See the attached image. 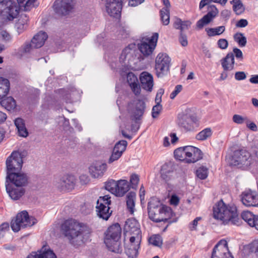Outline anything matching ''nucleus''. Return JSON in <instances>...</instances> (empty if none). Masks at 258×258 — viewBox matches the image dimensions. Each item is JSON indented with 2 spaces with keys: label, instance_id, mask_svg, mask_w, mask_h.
<instances>
[{
  "label": "nucleus",
  "instance_id": "f257e3e1",
  "mask_svg": "<svg viewBox=\"0 0 258 258\" xmlns=\"http://www.w3.org/2000/svg\"><path fill=\"white\" fill-rule=\"evenodd\" d=\"M60 232L67 240L73 241L88 236L91 233V229L85 223L74 219H69L61 223Z\"/></svg>",
  "mask_w": 258,
  "mask_h": 258
},
{
  "label": "nucleus",
  "instance_id": "f03ea898",
  "mask_svg": "<svg viewBox=\"0 0 258 258\" xmlns=\"http://www.w3.org/2000/svg\"><path fill=\"white\" fill-rule=\"evenodd\" d=\"M213 216L215 219L222 221L224 223L231 222L238 225L240 219L238 217L237 209L233 205H226L223 201H219L213 208Z\"/></svg>",
  "mask_w": 258,
  "mask_h": 258
},
{
  "label": "nucleus",
  "instance_id": "7ed1b4c3",
  "mask_svg": "<svg viewBox=\"0 0 258 258\" xmlns=\"http://www.w3.org/2000/svg\"><path fill=\"white\" fill-rule=\"evenodd\" d=\"M231 166H237L243 169L254 164V161L250 154L245 150L235 151L230 158Z\"/></svg>",
  "mask_w": 258,
  "mask_h": 258
},
{
  "label": "nucleus",
  "instance_id": "20e7f679",
  "mask_svg": "<svg viewBox=\"0 0 258 258\" xmlns=\"http://www.w3.org/2000/svg\"><path fill=\"white\" fill-rule=\"evenodd\" d=\"M37 222L34 217L29 216L28 213L24 210L18 213L15 218L12 220L11 226L13 231L16 232L21 228L32 227Z\"/></svg>",
  "mask_w": 258,
  "mask_h": 258
},
{
  "label": "nucleus",
  "instance_id": "39448f33",
  "mask_svg": "<svg viewBox=\"0 0 258 258\" xmlns=\"http://www.w3.org/2000/svg\"><path fill=\"white\" fill-rule=\"evenodd\" d=\"M129 240L130 242H141L142 234L139 224L135 219H128L125 225L123 241Z\"/></svg>",
  "mask_w": 258,
  "mask_h": 258
},
{
  "label": "nucleus",
  "instance_id": "423d86ee",
  "mask_svg": "<svg viewBox=\"0 0 258 258\" xmlns=\"http://www.w3.org/2000/svg\"><path fill=\"white\" fill-rule=\"evenodd\" d=\"M19 7L16 2L12 0H3L0 2V14L12 20L19 14Z\"/></svg>",
  "mask_w": 258,
  "mask_h": 258
},
{
  "label": "nucleus",
  "instance_id": "0eeeda50",
  "mask_svg": "<svg viewBox=\"0 0 258 258\" xmlns=\"http://www.w3.org/2000/svg\"><path fill=\"white\" fill-rule=\"evenodd\" d=\"M110 197L105 195L100 197L96 206L97 215L103 220H107L112 214L109 206L111 204Z\"/></svg>",
  "mask_w": 258,
  "mask_h": 258
},
{
  "label": "nucleus",
  "instance_id": "6e6552de",
  "mask_svg": "<svg viewBox=\"0 0 258 258\" xmlns=\"http://www.w3.org/2000/svg\"><path fill=\"white\" fill-rule=\"evenodd\" d=\"M158 34L154 33L151 37H144L138 44V48L144 56H149L152 54L157 45Z\"/></svg>",
  "mask_w": 258,
  "mask_h": 258
},
{
  "label": "nucleus",
  "instance_id": "1a4fd4ad",
  "mask_svg": "<svg viewBox=\"0 0 258 258\" xmlns=\"http://www.w3.org/2000/svg\"><path fill=\"white\" fill-rule=\"evenodd\" d=\"M23 162L21 153L14 151L6 160L7 174L20 171Z\"/></svg>",
  "mask_w": 258,
  "mask_h": 258
},
{
  "label": "nucleus",
  "instance_id": "9d476101",
  "mask_svg": "<svg viewBox=\"0 0 258 258\" xmlns=\"http://www.w3.org/2000/svg\"><path fill=\"white\" fill-rule=\"evenodd\" d=\"M171 59L165 53H159L155 59V70L158 77H162L170 67Z\"/></svg>",
  "mask_w": 258,
  "mask_h": 258
},
{
  "label": "nucleus",
  "instance_id": "9b49d317",
  "mask_svg": "<svg viewBox=\"0 0 258 258\" xmlns=\"http://www.w3.org/2000/svg\"><path fill=\"white\" fill-rule=\"evenodd\" d=\"M171 209L168 206H161L160 208L155 209L152 213H149V218L155 222L166 221L172 216Z\"/></svg>",
  "mask_w": 258,
  "mask_h": 258
},
{
  "label": "nucleus",
  "instance_id": "f8f14e48",
  "mask_svg": "<svg viewBox=\"0 0 258 258\" xmlns=\"http://www.w3.org/2000/svg\"><path fill=\"white\" fill-rule=\"evenodd\" d=\"M28 183V177L24 172L18 171L7 174L6 183L24 187Z\"/></svg>",
  "mask_w": 258,
  "mask_h": 258
},
{
  "label": "nucleus",
  "instance_id": "ddd939ff",
  "mask_svg": "<svg viewBox=\"0 0 258 258\" xmlns=\"http://www.w3.org/2000/svg\"><path fill=\"white\" fill-rule=\"evenodd\" d=\"M207 14L197 22V27L199 29H202L205 25L209 24L218 15V10L213 5H208Z\"/></svg>",
  "mask_w": 258,
  "mask_h": 258
},
{
  "label": "nucleus",
  "instance_id": "4468645a",
  "mask_svg": "<svg viewBox=\"0 0 258 258\" xmlns=\"http://www.w3.org/2000/svg\"><path fill=\"white\" fill-rule=\"evenodd\" d=\"M221 62L224 71L221 74L220 79L224 80L228 76V72L233 70L234 68V56L233 53H228L224 58L221 60Z\"/></svg>",
  "mask_w": 258,
  "mask_h": 258
},
{
  "label": "nucleus",
  "instance_id": "2eb2a0df",
  "mask_svg": "<svg viewBox=\"0 0 258 258\" xmlns=\"http://www.w3.org/2000/svg\"><path fill=\"white\" fill-rule=\"evenodd\" d=\"M73 6V0H56L53 8L58 15H66L72 10Z\"/></svg>",
  "mask_w": 258,
  "mask_h": 258
},
{
  "label": "nucleus",
  "instance_id": "dca6fc26",
  "mask_svg": "<svg viewBox=\"0 0 258 258\" xmlns=\"http://www.w3.org/2000/svg\"><path fill=\"white\" fill-rule=\"evenodd\" d=\"M241 201L246 207L258 206V196L255 191L249 189L242 193Z\"/></svg>",
  "mask_w": 258,
  "mask_h": 258
},
{
  "label": "nucleus",
  "instance_id": "f3484780",
  "mask_svg": "<svg viewBox=\"0 0 258 258\" xmlns=\"http://www.w3.org/2000/svg\"><path fill=\"white\" fill-rule=\"evenodd\" d=\"M211 258H234L228 249L227 243H217L215 246Z\"/></svg>",
  "mask_w": 258,
  "mask_h": 258
},
{
  "label": "nucleus",
  "instance_id": "a211bd4d",
  "mask_svg": "<svg viewBox=\"0 0 258 258\" xmlns=\"http://www.w3.org/2000/svg\"><path fill=\"white\" fill-rule=\"evenodd\" d=\"M105 7L106 11L110 16L117 17L120 15L122 8L121 0H106Z\"/></svg>",
  "mask_w": 258,
  "mask_h": 258
},
{
  "label": "nucleus",
  "instance_id": "6ab92c4d",
  "mask_svg": "<svg viewBox=\"0 0 258 258\" xmlns=\"http://www.w3.org/2000/svg\"><path fill=\"white\" fill-rule=\"evenodd\" d=\"M75 184V178L73 175H67L58 179L55 185L61 190H71Z\"/></svg>",
  "mask_w": 258,
  "mask_h": 258
},
{
  "label": "nucleus",
  "instance_id": "aec40b11",
  "mask_svg": "<svg viewBox=\"0 0 258 258\" xmlns=\"http://www.w3.org/2000/svg\"><path fill=\"white\" fill-rule=\"evenodd\" d=\"M121 228L118 223H115L109 226L105 232V239L117 242L120 238Z\"/></svg>",
  "mask_w": 258,
  "mask_h": 258
},
{
  "label": "nucleus",
  "instance_id": "412c9836",
  "mask_svg": "<svg viewBox=\"0 0 258 258\" xmlns=\"http://www.w3.org/2000/svg\"><path fill=\"white\" fill-rule=\"evenodd\" d=\"M6 191L10 198L14 201L19 200L25 193L24 187L6 183Z\"/></svg>",
  "mask_w": 258,
  "mask_h": 258
},
{
  "label": "nucleus",
  "instance_id": "4be33fe9",
  "mask_svg": "<svg viewBox=\"0 0 258 258\" xmlns=\"http://www.w3.org/2000/svg\"><path fill=\"white\" fill-rule=\"evenodd\" d=\"M127 142L125 140L120 141L114 146L112 153L108 160L109 163H112L117 160L125 150L127 146Z\"/></svg>",
  "mask_w": 258,
  "mask_h": 258
},
{
  "label": "nucleus",
  "instance_id": "5701e85b",
  "mask_svg": "<svg viewBox=\"0 0 258 258\" xmlns=\"http://www.w3.org/2000/svg\"><path fill=\"white\" fill-rule=\"evenodd\" d=\"M202 151L198 148L191 146H186V163H195L203 157Z\"/></svg>",
  "mask_w": 258,
  "mask_h": 258
},
{
  "label": "nucleus",
  "instance_id": "b1692460",
  "mask_svg": "<svg viewBox=\"0 0 258 258\" xmlns=\"http://www.w3.org/2000/svg\"><path fill=\"white\" fill-rule=\"evenodd\" d=\"M174 168L172 163L164 164L160 169V176L161 179L166 182H168L173 178Z\"/></svg>",
  "mask_w": 258,
  "mask_h": 258
},
{
  "label": "nucleus",
  "instance_id": "393cba45",
  "mask_svg": "<svg viewBox=\"0 0 258 258\" xmlns=\"http://www.w3.org/2000/svg\"><path fill=\"white\" fill-rule=\"evenodd\" d=\"M26 258H57V256L52 250L43 246L40 250L31 252Z\"/></svg>",
  "mask_w": 258,
  "mask_h": 258
},
{
  "label": "nucleus",
  "instance_id": "a878e982",
  "mask_svg": "<svg viewBox=\"0 0 258 258\" xmlns=\"http://www.w3.org/2000/svg\"><path fill=\"white\" fill-rule=\"evenodd\" d=\"M107 169V165L105 163L96 162L89 167V172L94 178L101 177Z\"/></svg>",
  "mask_w": 258,
  "mask_h": 258
},
{
  "label": "nucleus",
  "instance_id": "bb28decb",
  "mask_svg": "<svg viewBox=\"0 0 258 258\" xmlns=\"http://www.w3.org/2000/svg\"><path fill=\"white\" fill-rule=\"evenodd\" d=\"M196 119L194 116L187 114L182 115L178 119V124L187 131L194 128Z\"/></svg>",
  "mask_w": 258,
  "mask_h": 258
},
{
  "label": "nucleus",
  "instance_id": "cd10ccee",
  "mask_svg": "<svg viewBox=\"0 0 258 258\" xmlns=\"http://www.w3.org/2000/svg\"><path fill=\"white\" fill-rule=\"evenodd\" d=\"M141 86L144 90L151 92L153 87V78L152 75L144 72L140 75Z\"/></svg>",
  "mask_w": 258,
  "mask_h": 258
},
{
  "label": "nucleus",
  "instance_id": "c85d7f7f",
  "mask_svg": "<svg viewBox=\"0 0 258 258\" xmlns=\"http://www.w3.org/2000/svg\"><path fill=\"white\" fill-rule=\"evenodd\" d=\"M47 38L48 36L46 33L42 31L39 32L31 40L33 47L38 48L42 47Z\"/></svg>",
  "mask_w": 258,
  "mask_h": 258
},
{
  "label": "nucleus",
  "instance_id": "c756f323",
  "mask_svg": "<svg viewBox=\"0 0 258 258\" xmlns=\"http://www.w3.org/2000/svg\"><path fill=\"white\" fill-rule=\"evenodd\" d=\"M140 243H124V250L130 258H136L138 254V249Z\"/></svg>",
  "mask_w": 258,
  "mask_h": 258
},
{
  "label": "nucleus",
  "instance_id": "7c9ffc66",
  "mask_svg": "<svg viewBox=\"0 0 258 258\" xmlns=\"http://www.w3.org/2000/svg\"><path fill=\"white\" fill-rule=\"evenodd\" d=\"M130 189V186L127 180L120 179L117 181L116 192L115 196L122 197Z\"/></svg>",
  "mask_w": 258,
  "mask_h": 258
},
{
  "label": "nucleus",
  "instance_id": "2f4dec72",
  "mask_svg": "<svg viewBox=\"0 0 258 258\" xmlns=\"http://www.w3.org/2000/svg\"><path fill=\"white\" fill-rule=\"evenodd\" d=\"M1 100V105L7 110H14L16 107V101L12 97H5Z\"/></svg>",
  "mask_w": 258,
  "mask_h": 258
},
{
  "label": "nucleus",
  "instance_id": "473e14b6",
  "mask_svg": "<svg viewBox=\"0 0 258 258\" xmlns=\"http://www.w3.org/2000/svg\"><path fill=\"white\" fill-rule=\"evenodd\" d=\"M145 108V103L141 100H137L136 103V110L133 112V119H139L143 115Z\"/></svg>",
  "mask_w": 258,
  "mask_h": 258
},
{
  "label": "nucleus",
  "instance_id": "72a5a7b5",
  "mask_svg": "<svg viewBox=\"0 0 258 258\" xmlns=\"http://www.w3.org/2000/svg\"><path fill=\"white\" fill-rule=\"evenodd\" d=\"M10 90V82L7 79L0 77V99L8 94Z\"/></svg>",
  "mask_w": 258,
  "mask_h": 258
},
{
  "label": "nucleus",
  "instance_id": "f704fd0d",
  "mask_svg": "<svg viewBox=\"0 0 258 258\" xmlns=\"http://www.w3.org/2000/svg\"><path fill=\"white\" fill-rule=\"evenodd\" d=\"M15 124L20 136L26 137L28 136V132L23 119L21 118H16L15 120Z\"/></svg>",
  "mask_w": 258,
  "mask_h": 258
},
{
  "label": "nucleus",
  "instance_id": "c9c22d12",
  "mask_svg": "<svg viewBox=\"0 0 258 258\" xmlns=\"http://www.w3.org/2000/svg\"><path fill=\"white\" fill-rule=\"evenodd\" d=\"M241 217L250 226H255L257 218H256V215H253L250 212H243L241 213Z\"/></svg>",
  "mask_w": 258,
  "mask_h": 258
},
{
  "label": "nucleus",
  "instance_id": "e433bc0d",
  "mask_svg": "<svg viewBox=\"0 0 258 258\" xmlns=\"http://www.w3.org/2000/svg\"><path fill=\"white\" fill-rule=\"evenodd\" d=\"M163 205L160 200L156 197H152L150 199V201L148 204V214L152 213L153 210L156 209L160 208L161 206H165Z\"/></svg>",
  "mask_w": 258,
  "mask_h": 258
},
{
  "label": "nucleus",
  "instance_id": "4c0bfd02",
  "mask_svg": "<svg viewBox=\"0 0 258 258\" xmlns=\"http://www.w3.org/2000/svg\"><path fill=\"white\" fill-rule=\"evenodd\" d=\"M136 198V194L134 192H129L126 196V206L127 208L131 213L133 214L134 212L135 207V199Z\"/></svg>",
  "mask_w": 258,
  "mask_h": 258
},
{
  "label": "nucleus",
  "instance_id": "58836bf2",
  "mask_svg": "<svg viewBox=\"0 0 258 258\" xmlns=\"http://www.w3.org/2000/svg\"><path fill=\"white\" fill-rule=\"evenodd\" d=\"M225 31V27L221 26L215 28H208L206 29V31L208 36L213 37L216 35H220Z\"/></svg>",
  "mask_w": 258,
  "mask_h": 258
},
{
  "label": "nucleus",
  "instance_id": "ea45409f",
  "mask_svg": "<svg viewBox=\"0 0 258 258\" xmlns=\"http://www.w3.org/2000/svg\"><path fill=\"white\" fill-rule=\"evenodd\" d=\"M174 155L176 159L186 162V146L180 147L175 150Z\"/></svg>",
  "mask_w": 258,
  "mask_h": 258
},
{
  "label": "nucleus",
  "instance_id": "a19ab883",
  "mask_svg": "<svg viewBox=\"0 0 258 258\" xmlns=\"http://www.w3.org/2000/svg\"><path fill=\"white\" fill-rule=\"evenodd\" d=\"M230 3L233 5V10L236 15H240L244 11V7L241 0H232Z\"/></svg>",
  "mask_w": 258,
  "mask_h": 258
},
{
  "label": "nucleus",
  "instance_id": "79ce46f5",
  "mask_svg": "<svg viewBox=\"0 0 258 258\" xmlns=\"http://www.w3.org/2000/svg\"><path fill=\"white\" fill-rule=\"evenodd\" d=\"M18 6L24 7V10L27 11L34 7L35 0H17Z\"/></svg>",
  "mask_w": 258,
  "mask_h": 258
},
{
  "label": "nucleus",
  "instance_id": "37998d69",
  "mask_svg": "<svg viewBox=\"0 0 258 258\" xmlns=\"http://www.w3.org/2000/svg\"><path fill=\"white\" fill-rule=\"evenodd\" d=\"M212 132L210 128H206L196 135V139L199 141L207 140L212 136Z\"/></svg>",
  "mask_w": 258,
  "mask_h": 258
},
{
  "label": "nucleus",
  "instance_id": "c03bdc74",
  "mask_svg": "<svg viewBox=\"0 0 258 258\" xmlns=\"http://www.w3.org/2000/svg\"><path fill=\"white\" fill-rule=\"evenodd\" d=\"M109 250L115 253H121L122 251L121 243H105Z\"/></svg>",
  "mask_w": 258,
  "mask_h": 258
},
{
  "label": "nucleus",
  "instance_id": "a18cd8bd",
  "mask_svg": "<svg viewBox=\"0 0 258 258\" xmlns=\"http://www.w3.org/2000/svg\"><path fill=\"white\" fill-rule=\"evenodd\" d=\"M117 181L111 179L106 182L105 188L110 191L111 194L115 196L116 192Z\"/></svg>",
  "mask_w": 258,
  "mask_h": 258
},
{
  "label": "nucleus",
  "instance_id": "49530a36",
  "mask_svg": "<svg viewBox=\"0 0 258 258\" xmlns=\"http://www.w3.org/2000/svg\"><path fill=\"white\" fill-rule=\"evenodd\" d=\"M234 40L238 43L240 47H244L246 44V38L241 33H237L234 36Z\"/></svg>",
  "mask_w": 258,
  "mask_h": 258
},
{
  "label": "nucleus",
  "instance_id": "de8ad7c7",
  "mask_svg": "<svg viewBox=\"0 0 258 258\" xmlns=\"http://www.w3.org/2000/svg\"><path fill=\"white\" fill-rule=\"evenodd\" d=\"M161 20L164 25H167L169 23L170 21V11L165 9H161L160 10Z\"/></svg>",
  "mask_w": 258,
  "mask_h": 258
},
{
  "label": "nucleus",
  "instance_id": "09e8293b",
  "mask_svg": "<svg viewBox=\"0 0 258 258\" xmlns=\"http://www.w3.org/2000/svg\"><path fill=\"white\" fill-rule=\"evenodd\" d=\"M248 117L244 115L242 116L239 114H234L232 117V121L236 124H242L247 122Z\"/></svg>",
  "mask_w": 258,
  "mask_h": 258
},
{
  "label": "nucleus",
  "instance_id": "8fccbe9b",
  "mask_svg": "<svg viewBox=\"0 0 258 258\" xmlns=\"http://www.w3.org/2000/svg\"><path fill=\"white\" fill-rule=\"evenodd\" d=\"M196 175L201 179H205L208 176V169L205 167H200L196 171Z\"/></svg>",
  "mask_w": 258,
  "mask_h": 258
},
{
  "label": "nucleus",
  "instance_id": "3c124183",
  "mask_svg": "<svg viewBox=\"0 0 258 258\" xmlns=\"http://www.w3.org/2000/svg\"><path fill=\"white\" fill-rule=\"evenodd\" d=\"M134 83H130V87L136 95L140 93L141 89L138 84V80L137 77H133Z\"/></svg>",
  "mask_w": 258,
  "mask_h": 258
},
{
  "label": "nucleus",
  "instance_id": "603ef678",
  "mask_svg": "<svg viewBox=\"0 0 258 258\" xmlns=\"http://www.w3.org/2000/svg\"><path fill=\"white\" fill-rule=\"evenodd\" d=\"M134 53V50L131 49L129 47H127L125 48L122 51L120 56V59H130V56H131Z\"/></svg>",
  "mask_w": 258,
  "mask_h": 258
},
{
  "label": "nucleus",
  "instance_id": "864d4df0",
  "mask_svg": "<svg viewBox=\"0 0 258 258\" xmlns=\"http://www.w3.org/2000/svg\"><path fill=\"white\" fill-rule=\"evenodd\" d=\"M10 226L8 223H3L0 225V240L5 236L9 230Z\"/></svg>",
  "mask_w": 258,
  "mask_h": 258
},
{
  "label": "nucleus",
  "instance_id": "5fc2aeb1",
  "mask_svg": "<svg viewBox=\"0 0 258 258\" xmlns=\"http://www.w3.org/2000/svg\"><path fill=\"white\" fill-rule=\"evenodd\" d=\"M162 106L161 104H156L152 108V116L153 118H156L159 115Z\"/></svg>",
  "mask_w": 258,
  "mask_h": 258
},
{
  "label": "nucleus",
  "instance_id": "6e6d98bb",
  "mask_svg": "<svg viewBox=\"0 0 258 258\" xmlns=\"http://www.w3.org/2000/svg\"><path fill=\"white\" fill-rule=\"evenodd\" d=\"M139 181V177L137 174H132L130 178V182L133 188H136Z\"/></svg>",
  "mask_w": 258,
  "mask_h": 258
},
{
  "label": "nucleus",
  "instance_id": "4d7b16f0",
  "mask_svg": "<svg viewBox=\"0 0 258 258\" xmlns=\"http://www.w3.org/2000/svg\"><path fill=\"white\" fill-rule=\"evenodd\" d=\"M217 45L221 49H225L228 47V42L226 39L221 38L218 40Z\"/></svg>",
  "mask_w": 258,
  "mask_h": 258
},
{
  "label": "nucleus",
  "instance_id": "13d9d810",
  "mask_svg": "<svg viewBox=\"0 0 258 258\" xmlns=\"http://www.w3.org/2000/svg\"><path fill=\"white\" fill-rule=\"evenodd\" d=\"M182 89V86L181 85H177L175 86L174 90L170 94V98L173 99L175 97L180 93Z\"/></svg>",
  "mask_w": 258,
  "mask_h": 258
},
{
  "label": "nucleus",
  "instance_id": "bf43d9fd",
  "mask_svg": "<svg viewBox=\"0 0 258 258\" xmlns=\"http://www.w3.org/2000/svg\"><path fill=\"white\" fill-rule=\"evenodd\" d=\"M32 48L33 47L31 42V43H26L20 48V51L22 53H26L30 52Z\"/></svg>",
  "mask_w": 258,
  "mask_h": 258
},
{
  "label": "nucleus",
  "instance_id": "052dcab7",
  "mask_svg": "<svg viewBox=\"0 0 258 258\" xmlns=\"http://www.w3.org/2000/svg\"><path fill=\"white\" fill-rule=\"evenodd\" d=\"M164 93V90L162 89H160L158 91L156 98H155V102L156 104H160V103L162 101V96Z\"/></svg>",
  "mask_w": 258,
  "mask_h": 258
},
{
  "label": "nucleus",
  "instance_id": "680f3d73",
  "mask_svg": "<svg viewBox=\"0 0 258 258\" xmlns=\"http://www.w3.org/2000/svg\"><path fill=\"white\" fill-rule=\"evenodd\" d=\"M246 74L244 72H237L235 74V79L237 81H241L245 79Z\"/></svg>",
  "mask_w": 258,
  "mask_h": 258
},
{
  "label": "nucleus",
  "instance_id": "e2e57ef3",
  "mask_svg": "<svg viewBox=\"0 0 258 258\" xmlns=\"http://www.w3.org/2000/svg\"><path fill=\"white\" fill-rule=\"evenodd\" d=\"M202 219L200 217H197L191 223L189 224V228L190 230H196L198 222Z\"/></svg>",
  "mask_w": 258,
  "mask_h": 258
},
{
  "label": "nucleus",
  "instance_id": "0e129e2a",
  "mask_svg": "<svg viewBox=\"0 0 258 258\" xmlns=\"http://www.w3.org/2000/svg\"><path fill=\"white\" fill-rule=\"evenodd\" d=\"M162 238L159 234H155L151 236L148 242H162Z\"/></svg>",
  "mask_w": 258,
  "mask_h": 258
},
{
  "label": "nucleus",
  "instance_id": "69168bd1",
  "mask_svg": "<svg viewBox=\"0 0 258 258\" xmlns=\"http://www.w3.org/2000/svg\"><path fill=\"white\" fill-rule=\"evenodd\" d=\"M1 36L3 40L6 42H9L12 39L11 35L6 31H2L1 32Z\"/></svg>",
  "mask_w": 258,
  "mask_h": 258
},
{
  "label": "nucleus",
  "instance_id": "338daca9",
  "mask_svg": "<svg viewBox=\"0 0 258 258\" xmlns=\"http://www.w3.org/2000/svg\"><path fill=\"white\" fill-rule=\"evenodd\" d=\"M247 127L252 131H256L257 127L256 125L253 122H251L249 118H248L247 122L245 123Z\"/></svg>",
  "mask_w": 258,
  "mask_h": 258
},
{
  "label": "nucleus",
  "instance_id": "774afa93",
  "mask_svg": "<svg viewBox=\"0 0 258 258\" xmlns=\"http://www.w3.org/2000/svg\"><path fill=\"white\" fill-rule=\"evenodd\" d=\"M248 21L246 19H240L236 23V26L238 28H243L247 26Z\"/></svg>",
  "mask_w": 258,
  "mask_h": 258
}]
</instances>
